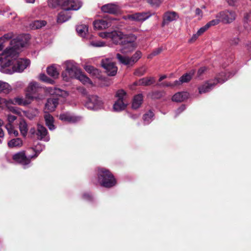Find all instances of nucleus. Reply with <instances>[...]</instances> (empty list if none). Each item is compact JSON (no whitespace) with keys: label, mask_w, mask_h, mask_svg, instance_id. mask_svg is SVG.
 <instances>
[{"label":"nucleus","mask_w":251,"mask_h":251,"mask_svg":"<svg viewBox=\"0 0 251 251\" xmlns=\"http://www.w3.org/2000/svg\"><path fill=\"white\" fill-rule=\"evenodd\" d=\"M28 38L27 35H20L11 40L10 47L7 48L3 53L6 60L1 63L0 69L1 73L7 74L22 73L30 65L29 59L18 58L22 48L27 43Z\"/></svg>","instance_id":"1"},{"label":"nucleus","mask_w":251,"mask_h":251,"mask_svg":"<svg viewBox=\"0 0 251 251\" xmlns=\"http://www.w3.org/2000/svg\"><path fill=\"white\" fill-rule=\"evenodd\" d=\"M59 4L61 6L63 10L58 14L57 17L58 23L65 22L71 18V15L68 11L77 10L82 5L81 1L79 0H60Z\"/></svg>","instance_id":"2"},{"label":"nucleus","mask_w":251,"mask_h":251,"mask_svg":"<svg viewBox=\"0 0 251 251\" xmlns=\"http://www.w3.org/2000/svg\"><path fill=\"white\" fill-rule=\"evenodd\" d=\"M233 75L229 72H221L213 81H207L200 86L198 88L199 93L202 94L210 91L217 83H223Z\"/></svg>","instance_id":"3"},{"label":"nucleus","mask_w":251,"mask_h":251,"mask_svg":"<svg viewBox=\"0 0 251 251\" xmlns=\"http://www.w3.org/2000/svg\"><path fill=\"white\" fill-rule=\"evenodd\" d=\"M98 180L100 185L106 188H110L116 183V181L113 175L105 168L98 169Z\"/></svg>","instance_id":"4"},{"label":"nucleus","mask_w":251,"mask_h":251,"mask_svg":"<svg viewBox=\"0 0 251 251\" xmlns=\"http://www.w3.org/2000/svg\"><path fill=\"white\" fill-rule=\"evenodd\" d=\"M65 71L62 73V77L64 80L69 81L71 78H75L79 74L80 70L76 63L72 60L66 61L64 62Z\"/></svg>","instance_id":"5"},{"label":"nucleus","mask_w":251,"mask_h":251,"mask_svg":"<svg viewBox=\"0 0 251 251\" xmlns=\"http://www.w3.org/2000/svg\"><path fill=\"white\" fill-rule=\"evenodd\" d=\"M41 87L38 83L34 81L30 82L26 89V98L31 100L42 99V95L39 93Z\"/></svg>","instance_id":"6"},{"label":"nucleus","mask_w":251,"mask_h":251,"mask_svg":"<svg viewBox=\"0 0 251 251\" xmlns=\"http://www.w3.org/2000/svg\"><path fill=\"white\" fill-rule=\"evenodd\" d=\"M128 38L121 42V47L120 51L124 54H126L133 51L136 45L134 41L136 39L135 35L130 34L127 36Z\"/></svg>","instance_id":"7"},{"label":"nucleus","mask_w":251,"mask_h":251,"mask_svg":"<svg viewBox=\"0 0 251 251\" xmlns=\"http://www.w3.org/2000/svg\"><path fill=\"white\" fill-rule=\"evenodd\" d=\"M141 53L140 51L136 52L131 57L126 56H123L120 53L116 54L117 58L119 62L125 65L132 66L141 57Z\"/></svg>","instance_id":"8"},{"label":"nucleus","mask_w":251,"mask_h":251,"mask_svg":"<svg viewBox=\"0 0 251 251\" xmlns=\"http://www.w3.org/2000/svg\"><path fill=\"white\" fill-rule=\"evenodd\" d=\"M102 106L103 102L101 99L95 95L89 97L85 104V106L87 108L93 110H97L101 109Z\"/></svg>","instance_id":"9"},{"label":"nucleus","mask_w":251,"mask_h":251,"mask_svg":"<svg viewBox=\"0 0 251 251\" xmlns=\"http://www.w3.org/2000/svg\"><path fill=\"white\" fill-rule=\"evenodd\" d=\"M101 66L105 70L108 75L114 76L117 72V67L109 59H102L101 62Z\"/></svg>","instance_id":"10"},{"label":"nucleus","mask_w":251,"mask_h":251,"mask_svg":"<svg viewBox=\"0 0 251 251\" xmlns=\"http://www.w3.org/2000/svg\"><path fill=\"white\" fill-rule=\"evenodd\" d=\"M236 14L232 11H225L218 13L216 18L220 19L221 21L225 23H230L235 19Z\"/></svg>","instance_id":"11"},{"label":"nucleus","mask_w":251,"mask_h":251,"mask_svg":"<svg viewBox=\"0 0 251 251\" xmlns=\"http://www.w3.org/2000/svg\"><path fill=\"white\" fill-rule=\"evenodd\" d=\"M30 156L31 155H25V152L22 151L14 154L13 159L24 166H26L30 163V160L32 158Z\"/></svg>","instance_id":"12"},{"label":"nucleus","mask_w":251,"mask_h":251,"mask_svg":"<svg viewBox=\"0 0 251 251\" xmlns=\"http://www.w3.org/2000/svg\"><path fill=\"white\" fill-rule=\"evenodd\" d=\"M37 138L40 140L48 142L50 140V136L46 127L42 125L38 124L37 129Z\"/></svg>","instance_id":"13"},{"label":"nucleus","mask_w":251,"mask_h":251,"mask_svg":"<svg viewBox=\"0 0 251 251\" xmlns=\"http://www.w3.org/2000/svg\"><path fill=\"white\" fill-rule=\"evenodd\" d=\"M127 35L124 34L120 31H113L111 32L110 39L113 42L116 44H121L122 41H124L125 39L128 38Z\"/></svg>","instance_id":"14"},{"label":"nucleus","mask_w":251,"mask_h":251,"mask_svg":"<svg viewBox=\"0 0 251 251\" xmlns=\"http://www.w3.org/2000/svg\"><path fill=\"white\" fill-rule=\"evenodd\" d=\"M59 118L64 122L72 123L76 122L81 119L80 117L75 116L69 112L60 114L59 116Z\"/></svg>","instance_id":"15"},{"label":"nucleus","mask_w":251,"mask_h":251,"mask_svg":"<svg viewBox=\"0 0 251 251\" xmlns=\"http://www.w3.org/2000/svg\"><path fill=\"white\" fill-rule=\"evenodd\" d=\"M101 10L104 13L115 14L119 12V7L114 3H108L101 6Z\"/></svg>","instance_id":"16"},{"label":"nucleus","mask_w":251,"mask_h":251,"mask_svg":"<svg viewBox=\"0 0 251 251\" xmlns=\"http://www.w3.org/2000/svg\"><path fill=\"white\" fill-rule=\"evenodd\" d=\"M58 104V100L56 98L48 99L45 104V110L46 113L53 111Z\"/></svg>","instance_id":"17"},{"label":"nucleus","mask_w":251,"mask_h":251,"mask_svg":"<svg viewBox=\"0 0 251 251\" xmlns=\"http://www.w3.org/2000/svg\"><path fill=\"white\" fill-rule=\"evenodd\" d=\"M178 18V15L176 12H167L164 14L162 24L164 25L171 22L176 20Z\"/></svg>","instance_id":"18"},{"label":"nucleus","mask_w":251,"mask_h":251,"mask_svg":"<svg viewBox=\"0 0 251 251\" xmlns=\"http://www.w3.org/2000/svg\"><path fill=\"white\" fill-rule=\"evenodd\" d=\"M94 27L98 30L104 29L110 27L111 24L110 21L104 19H100L95 21L93 22Z\"/></svg>","instance_id":"19"},{"label":"nucleus","mask_w":251,"mask_h":251,"mask_svg":"<svg viewBox=\"0 0 251 251\" xmlns=\"http://www.w3.org/2000/svg\"><path fill=\"white\" fill-rule=\"evenodd\" d=\"M195 73V71L192 70L190 71L188 73H186L182 75L178 80L175 81V84L180 85L183 83L188 82L191 80L192 76Z\"/></svg>","instance_id":"20"},{"label":"nucleus","mask_w":251,"mask_h":251,"mask_svg":"<svg viewBox=\"0 0 251 251\" xmlns=\"http://www.w3.org/2000/svg\"><path fill=\"white\" fill-rule=\"evenodd\" d=\"M46 91L50 95H54L63 97H65L68 95V93L66 91L61 90L59 88H56L55 87H47L46 88Z\"/></svg>","instance_id":"21"},{"label":"nucleus","mask_w":251,"mask_h":251,"mask_svg":"<svg viewBox=\"0 0 251 251\" xmlns=\"http://www.w3.org/2000/svg\"><path fill=\"white\" fill-rule=\"evenodd\" d=\"M122 19L129 22H138L141 20V14L135 13L132 14H128L122 17Z\"/></svg>","instance_id":"22"},{"label":"nucleus","mask_w":251,"mask_h":251,"mask_svg":"<svg viewBox=\"0 0 251 251\" xmlns=\"http://www.w3.org/2000/svg\"><path fill=\"white\" fill-rule=\"evenodd\" d=\"M189 94L186 92H178L172 97V100L176 102H181L188 98Z\"/></svg>","instance_id":"23"},{"label":"nucleus","mask_w":251,"mask_h":251,"mask_svg":"<svg viewBox=\"0 0 251 251\" xmlns=\"http://www.w3.org/2000/svg\"><path fill=\"white\" fill-rule=\"evenodd\" d=\"M19 128L22 135L26 137L28 130L27 123L24 119H21L19 123Z\"/></svg>","instance_id":"24"},{"label":"nucleus","mask_w":251,"mask_h":251,"mask_svg":"<svg viewBox=\"0 0 251 251\" xmlns=\"http://www.w3.org/2000/svg\"><path fill=\"white\" fill-rule=\"evenodd\" d=\"M127 104L128 102L127 101L117 100L113 105V109L117 112L123 110L126 108Z\"/></svg>","instance_id":"25"},{"label":"nucleus","mask_w":251,"mask_h":251,"mask_svg":"<svg viewBox=\"0 0 251 251\" xmlns=\"http://www.w3.org/2000/svg\"><path fill=\"white\" fill-rule=\"evenodd\" d=\"M154 114L151 110H149L145 113L142 117L144 125H148L151 123L153 119Z\"/></svg>","instance_id":"26"},{"label":"nucleus","mask_w":251,"mask_h":251,"mask_svg":"<svg viewBox=\"0 0 251 251\" xmlns=\"http://www.w3.org/2000/svg\"><path fill=\"white\" fill-rule=\"evenodd\" d=\"M9 104H18L26 105L30 103L27 100L21 97H16L13 100L9 99Z\"/></svg>","instance_id":"27"},{"label":"nucleus","mask_w":251,"mask_h":251,"mask_svg":"<svg viewBox=\"0 0 251 251\" xmlns=\"http://www.w3.org/2000/svg\"><path fill=\"white\" fill-rule=\"evenodd\" d=\"M45 120L46 124L50 130H54L55 129V126L53 125V117L49 114H47L45 115Z\"/></svg>","instance_id":"28"},{"label":"nucleus","mask_w":251,"mask_h":251,"mask_svg":"<svg viewBox=\"0 0 251 251\" xmlns=\"http://www.w3.org/2000/svg\"><path fill=\"white\" fill-rule=\"evenodd\" d=\"M141 105V94L135 95L132 100V108L137 109Z\"/></svg>","instance_id":"29"},{"label":"nucleus","mask_w":251,"mask_h":251,"mask_svg":"<svg viewBox=\"0 0 251 251\" xmlns=\"http://www.w3.org/2000/svg\"><path fill=\"white\" fill-rule=\"evenodd\" d=\"M76 30L77 33L81 37H84L88 31V27L86 25H77Z\"/></svg>","instance_id":"30"},{"label":"nucleus","mask_w":251,"mask_h":251,"mask_svg":"<svg viewBox=\"0 0 251 251\" xmlns=\"http://www.w3.org/2000/svg\"><path fill=\"white\" fill-rule=\"evenodd\" d=\"M11 89V87L8 83L0 80V93L8 94Z\"/></svg>","instance_id":"31"},{"label":"nucleus","mask_w":251,"mask_h":251,"mask_svg":"<svg viewBox=\"0 0 251 251\" xmlns=\"http://www.w3.org/2000/svg\"><path fill=\"white\" fill-rule=\"evenodd\" d=\"M46 22L43 20H35L30 24V27L32 29H36L45 26Z\"/></svg>","instance_id":"32"},{"label":"nucleus","mask_w":251,"mask_h":251,"mask_svg":"<svg viewBox=\"0 0 251 251\" xmlns=\"http://www.w3.org/2000/svg\"><path fill=\"white\" fill-rule=\"evenodd\" d=\"M23 145V141L20 138H14L8 143V146L10 148L19 147Z\"/></svg>","instance_id":"33"},{"label":"nucleus","mask_w":251,"mask_h":251,"mask_svg":"<svg viewBox=\"0 0 251 251\" xmlns=\"http://www.w3.org/2000/svg\"><path fill=\"white\" fill-rule=\"evenodd\" d=\"M47 72L49 75L54 78H57L59 75V72L54 65L48 67Z\"/></svg>","instance_id":"34"},{"label":"nucleus","mask_w":251,"mask_h":251,"mask_svg":"<svg viewBox=\"0 0 251 251\" xmlns=\"http://www.w3.org/2000/svg\"><path fill=\"white\" fill-rule=\"evenodd\" d=\"M39 114V111L36 108H32L25 112V116L29 119H33L37 116Z\"/></svg>","instance_id":"35"},{"label":"nucleus","mask_w":251,"mask_h":251,"mask_svg":"<svg viewBox=\"0 0 251 251\" xmlns=\"http://www.w3.org/2000/svg\"><path fill=\"white\" fill-rule=\"evenodd\" d=\"M75 78L80 80L83 84H92V82L90 79L87 77L85 75L82 74L81 71L79 72V74L77 75Z\"/></svg>","instance_id":"36"},{"label":"nucleus","mask_w":251,"mask_h":251,"mask_svg":"<svg viewBox=\"0 0 251 251\" xmlns=\"http://www.w3.org/2000/svg\"><path fill=\"white\" fill-rule=\"evenodd\" d=\"M116 97L117 98L118 100L126 101V99L127 98V95L125 90L123 89H120L117 91Z\"/></svg>","instance_id":"37"},{"label":"nucleus","mask_w":251,"mask_h":251,"mask_svg":"<svg viewBox=\"0 0 251 251\" xmlns=\"http://www.w3.org/2000/svg\"><path fill=\"white\" fill-rule=\"evenodd\" d=\"M45 149V146L44 145H42L41 144H37L34 149V151L35 152V153L33 155H31L30 157L35 158H36L38 155L40 153V152Z\"/></svg>","instance_id":"38"},{"label":"nucleus","mask_w":251,"mask_h":251,"mask_svg":"<svg viewBox=\"0 0 251 251\" xmlns=\"http://www.w3.org/2000/svg\"><path fill=\"white\" fill-rule=\"evenodd\" d=\"M39 79L45 82L49 83V84H53L54 83V81L49 78L44 74H41L39 75Z\"/></svg>","instance_id":"39"},{"label":"nucleus","mask_w":251,"mask_h":251,"mask_svg":"<svg viewBox=\"0 0 251 251\" xmlns=\"http://www.w3.org/2000/svg\"><path fill=\"white\" fill-rule=\"evenodd\" d=\"M84 69L87 72L93 75H95L99 73L98 69L90 65L85 66Z\"/></svg>","instance_id":"40"},{"label":"nucleus","mask_w":251,"mask_h":251,"mask_svg":"<svg viewBox=\"0 0 251 251\" xmlns=\"http://www.w3.org/2000/svg\"><path fill=\"white\" fill-rule=\"evenodd\" d=\"M153 7H158L163 2V0H146Z\"/></svg>","instance_id":"41"},{"label":"nucleus","mask_w":251,"mask_h":251,"mask_svg":"<svg viewBox=\"0 0 251 251\" xmlns=\"http://www.w3.org/2000/svg\"><path fill=\"white\" fill-rule=\"evenodd\" d=\"M155 82L153 77H145L142 78V85L149 86Z\"/></svg>","instance_id":"42"},{"label":"nucleus","mask_w":251,"mask_h":251,"mask_svg":"<svg viewBox=\"0 0 251 251\" xmlns=\"http://www.w3.org/2000/svg\"><path fill=\"white\" fill-rule=\"evenodd\" d=\"M89 44L90 45L94 47H102L105 45V42L99 40L92 41Z\"/></svg>","instance_id":"43"},{"label":"nucleus","mask_w":251,"mask_h":251,"mask_svg":"<svg viewBox=\"0 0 251 251\" xmlns=\"http://www.w3.org/2000/svg\"><path fill=\"white\" fill-rule=\"evenodd\" d=\"M150 96L151 99H158L162 97L163 93L159 91H155L150 94Z\"/></svg>","instance_id":"44"},{"label":"nucleus","mask_w":251,"mask_h":251,"mask_svg":"<svg viewBox=\"0 0 251 251\" xmlns=\"http://www.w3.org/2000/svg\"><path fill=\"white\" fill-rule=\"evenodd\" d=\"M221 21L220 19L217 18L216 19L212 20L211 21L208 22L206 25L209 28L211 26H214L218 25L220 21Z\"/></svg>","instance_id":"45"},{"label":"nucleus","mask_w":251,"mask_h":251,"mask_svg":"<svg viewBox=\"0 0 251 251\" xmlns=\"http://www.w3.org/2000/svg\"><path fill=\"white\" fill-rule=\"evenodd\" d=\"M206 70V68L205 67H202L200 68L197 74V77L199 79H201V77L203 74V73L205 72V71Z\"/></svg>","instance_id":"46"},{"label":"nucleus","mask_w":251,"mask_h":251,"mask_svg":"<svg viewBox=\"0 0 251 251\" xmlns=\"http://www.w3.org/2000/svg\"><path fill=\"white\" fill-rule=\"evenodd\" d=\"M8 105H9V100L0 98V107L8 106Z\"/></svg>","instance_id":"47"},{"label":"nucleus","mask_w":251,"mask_h":251,"mask_svg":"<svg viewBox=\"0 0 251 251\" xmlns=\"http://www.w3.org/2000/svg\"><path fill=\"white\" fill-rule=\"evenodd\" d=\"M6 107H7L10 111H11L12 112H13L14 113H15L17 114H20V111L19 109L18 108H17V107L12 106H11V104H9V105H8V106H6Z\"/></svg>","instance_id":"48"},{"label":"nucleus","mask_w":251,"mask_h":251,"mask_svg":"<svg viewBox=\"0 0 251 251\" xmlns=\"http://www.w3.org/2000/svg\"><path fill=\"white\" fill-rule=\"evenodd\" d=\"M162 50L161 48H158L153 50L148 56L149 58H151L153 56L158 55L159 54Z\"/></svg>","instance_id":"49"},{"label":"nucleus","mask_w":251,"mask_h":251,"mask_svg":"<svg viewBox=\"0 0 251 251\" xmlns=\"http://www.w3.org/2000/svg\"><path fill=\"white\" fill-rule=\"evenodd\" d=\"M17 117L15 116L8 114L7 116V120L8 121L7 124H11L16 120Z\"/></svg>","instance_id":"50"},{"label":"nucleus","mask_w":251,"mask_h":251,"mask_svg":"<svg viewBox=\"0 0 251 251\" xmlns=\"http://www.w3.org/2000/svg\"><path fill=\"white\" fill-rule=\"evenodd\" d=\"M99 35L101 38L110 39L111 32H101L99 33Z\"/></svg>","instance_id":"51"},{"label":"nucleus","mask_w":251,"mask_h":251,"mask_svg":"<svg viewBox=\"0 0 251 251\" xmlns=\"http://www.w3.org/2000/svg\"><path fill=\"white\" fill-rule=\"evenodd\" d=\"M185 108L186 107L184 105H181L176 110L175 117H177L179 114L183 112L185 109Z\"/></svg>","instance_id":"52"},{"label":"nucleus","mask_w":251,"mask_h":251,"mask_svg":"<svg viewBox=\"0 0 251 251\" xmlns=\"http://www.w3.org/2000/svg\"><path fill=\"white\" fill-rule=\"evenodd\" d=\"M240 42V39L238 37L231 39L230 43L231 45H237Z\"/></svg>","instance_id":"53"},{"label":"nucleus","mask_w":251,"mask_h":251,"mask_svg":"<svg viewBox=\"0 0 251 251\" xmlns=\"http://www.w3.org/2000/svg\"><path fill=\"white\" fill-rule=\"evenodd\" d=\"M13 36V34L12 32L8 33L7 34H4L1 38H2V41L3 42L4 39L8 40L11 39Z\"/></svg>","instance_id":"54"},{"label":"nucleus","mask_w":251,"mask_h":251,"mask_svg":"<svg viewBox=\"0 0 251 251\" xmlns=\"http://www.w3.org/2000/svg\"><path fill=\"white\" fill-rule=\"evenodd\" d=\"M151 16V14L150 12L147 13H142V22L146 20Z\"/></svg>","instance_id":"55"},{"label":"nucleus","mask_w":251,"mask_h":251,"mask_svg":"<svg viewBox=\"0 0 251 251\" xmlns=\"http://www.w3.org/2000/svg\"><path fill=\"white\" fill-rule=\"evenodd\" d=\"M208 28L206 26V25L200 28L197 31V33L200 35H201L202 34H203L206 30H207Z\"/></svg>","instance_id":"56"},{"label":"nucleus","mask_w":251,"mask_h":251,"mask_svg":"<svg viewBox=\"0 0 251 251\" xmlns=\"http://www.w3.org/2000/svg\"><path fill=\"white\" fill-rule=\"evenodd\" d=\"M83 198L87 201H91L93 199L92 195L89 193H84Z\"/></svg>","instance_id":"57"},{"label":"nucleus","mask_w":251,"mask_h":251,"mask_svg":"<svg viewBox=\"0 0 251 251\" xmlns=\"http://www.w3.org/2000/svg\"><path fill=\"white\" fill-rule=\"evenodd\" d=\"M5 127H6V129H7L8 133H9V134H10V133H11L12 131L14 128V126L11 124H7V125H6Z\"/></svg>","instance_id":"58"},{"label":"nucleus","mask_w":251,"mask_h":251,"mask_svg":"<svg viewBox=\"0 0 251 251\" xmlns=\"http://www.w3.org/2000/svg\"><path fill=\"white\" fill-rule=\"evenodd\" d=\"M58 4V1L57 0H49V4L52 7H55Z\"/></svg>","instance_id":"59"},{"label":"nucleus","mask_w":251,"mask_h":251,"mask_svg":"<svg viewBox=\"0 0 251 251\" xmlns=\"http://www.w3.org/2000/svg\"><path fill=\"white\" fill-rule=\"evenodd\" d=\"M24 85V83L22 81H17L14 84V86L17 88H21Z\"/></svg>","instance_id":"60"},{"label":"nucleus","mask_w":251,"mask_h":251,"mask_svg":"<svg viewBox=\"0 0 251 251\" xmlns=\"http://www.w3.org/2000/svg\"><path fill=\"white\" fill-rule=\"evenodd\" d=\"M238 0H226L228 4L230 6H235Z\"/></svg>","instance_id":"61"},{"label":"nucleus","mask_w":251,"mask_h":251,"mask_svg":"<svg viewBox=\"0 0 251 251\" xmlns=\"http://www.w3.org/2000/svg\"><path fill=\"white\" fill-rule=\"evenodd\" d=\"M200 36L198 33L197 32L196 34H193L192 38L189 40L190 42H193L196 40V39L198 38V37Z\"/></svg>","instance_id":"62"},{"label":"nucleus","mask_w":251,"mask_h":251,"mask_svg":"<svg viewBox=\"0 0 251 251\" xmlns=\"http://www.w3.org/2000/svg\"><path fill=\"white\" fill-rule=\"evenodd\" d=\"M5 52V50L3 51V52L0 55V68H1V63L6 60V58L5 55H3V53Z\"/></svg>","instance_id":"63"},{"label":"nucleus","mask_w":251,"mask_h":251,"mask_svg":"<svg viewBox=\"0 0 251 251\" xmlns=\"http://www.w3.org/2000/svg\"><path fill=\"white\" fill-rule=\"evenodd\" d=\"M251 17V15L249 14H246L244 17V21L245 23V24L246 23L248 24V22L250 21V18Z\"/></svg>","instance_id":"64"}]
</instances>
